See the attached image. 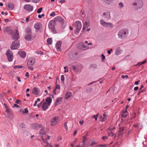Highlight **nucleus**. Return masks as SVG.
Returning a JSON list of instances; mask_svg holds the SVG:
<instances>
[{
    "label": "nucleus",
    "mask_w": 147,
    "mask_h": 147,
    "mask_svg": "<svg viewBox=\"0 0 147 147\" xmlns=\"http://www.w3.org/2000/svg\"><path fill=\"white\" fill-rule=\"evenodd\" d=\"M129 30L127 28L121 29L119 31L118 36L119 38L122 39L126 37L128 35Z\"/></svg>",
    "instance_id": "f257e3e1"
},
{
    "label": "nucleus",
    "mask_w": 147,
    "mask_h": 147,
    "mask_svg": "<svg viewBox=\"0 0 147 147\" xmlns=\"http://www.w3.org/2000/svg\"><path fill=\"white\" fill-rule=\"evenodd\" d=\"M36 36V34L31 32L30 29H28V42L30 43H33Z\"/></svg>",
    "instance_id": "f03ea898"
},
{
    "label": "nucleus",
    "mask_w": 147,
    "mask_h": 147,
    "mask_svg": "<svg viewBox=\"0 0 147 147\" xmlns=\"http://www.w3.org/2000/svg\"><path fill=\"white\" fill-rule=\"evenodd\" d=\"M143 5V2L141 0H136L133 3L134 7L137 9L141 8Z\"/></svg>",
    "instance_id": "7ed1b4c3"
},
{
    "label": "nucleus",
    "mask_w": 147,
    "mask_h": 147,
    "mask_svg": "<svg viewBox=\"0 0 147 147\" xmlns=\"http://www.w3.org/2000/svg\"><path fill=\"white\" fill-rule=\"evenodd\" d=\"M100 22L102 25L105 27H110V28H112L113 27V25L112 23L106 22L103 20H101Z\"/></svg>",
    "instance_id": "20e7f679"
},
{
    "label": "nucleus",
    "mask_w": 147,
    "mask_h": 147,
    "mask_svg": "<svg viewBox=\"0 0 147 147\" xmlns=\"http://www.w3.org/2000/svg\"><path fill=\"white\" fill-rule=\"evenodd\" d=\"M6 53L8 61L10 62L11 61L13 58V56L11 51L10 49L8 50Z\"/></svg>",
    "instance_id": "39448f33"
},
{
    "label": "nucleus",
    "mask_w": 147,
    "mask_h": 147,
    "mask_svg": "<svg viewBox=\"0 0 147 147\" xmlns=\"http://www.w3.org/2000/svg\"><path fill=\"white\" fill-rule=\"evenodd\" d=\"M19 32L18 30H16L14 31H13L12 34H11L12 38L13 40H17L19 38Z\"/></svg>",
    "instance_id": "423d86ee"
},
{
    "label": "nucleus",
    "mask_w": 147,
    "mask_h": 147,
    "mask_svg": "<svg viewBox=\"0 0 147 147\" xmlns=\"http://www.w3.org/2000/svg\"><path fill=\"white\" fill-rule=\"evenodd\" d=\"M55 22L54 20H51L50 21L49 24V27L51 30L52 31L55 33L56 31L55 30Z\"/></svg>",
    "instance_id": "0eeeda50"
},
{
    "label": "nucleus",
    "mask_w": 147,
    "mask_h": 147,
    "mask_svg": "<svg viewBox=\"0 0 147 147\" xmlns=\"http://www.w3.org/2000/svg\"><path fill=\"white\" fill-rule=\"evenodd\" d=\"M102 16L106 20H109L111 18L110 12L108 11H106L102 13Z\"/></svg>",
    "instance_id": "6e6552de"
},
{
    "label": "nucleus",
    "mask_w": 147,
    "mask_h": 147,
    "mask_svg": "<svg viewBox=\"0 0 147 147\" xmlns=\"http://www.w3.org/2000/svg\"><path fill=\"white\" fill-rule=\"evenodd\" d=\"M19 46V43L18 41H14L11 46L10 48L12 50L16 49L18 48Z\"/></svg>",
    "instance_id": "1a4fd4ad"
},
{
    "label": "nucleus",
    "mask_w": 147,
    "mask_h": 147,
    "mask_svg": "<svg viewBox=\"0 0 147 147\" xmlns=\"http://www.w3.org/2000/svg\"><path fill=\"white\" fill-rule=\"evenodd\" d=\"M90 26V21L89 20H86L83 22V31L86 32L85 30L86 29L88 28Z\"/></svg>",
    "instance_id": "9d476101"
},
{
    "label": "nucleus",
    "mask_w": 147,
    "mask_h": 147,
    "mask_svg": "<svg viewBox=\"0 0 147 147\" xmlns=\"http://www.w3.org/2000/svg\"><path fill=\"white\" fill-rule=\"evenodd\" d=\"M59 121L58 117L55 116L52 118L50 121V125H56Z\"/></svg>",
    "instance_id": "9b49d317"
},
{
    "label": "nucleus",
    "mask_w": 147,
    "mask_h": 147,
    "mask_svg": "<svg viewBox=\"0 0 147 147\" xmlns=\"http://www.w3.org/2000/svg\"><path fill=\"white\" fill-rule=\"evenodd\" d=\"M75 27L78 30H80L82 28V25L81 22L79 21H76L74 24Z\"/></svg>",
    "instance_id": "f8f14e48"
},
{
    "label": "nucleus",
    "mask_w": 147,
    "mask_h": 147,
    "mask_svg": "<svg viewBox=\"0 0 147 147\" xmlns=\"http://www.w3.org/2000/svg\"><path fill=\"white\" fill-rule=\"evenodd\" d=\"M71 68L74 71L77 73L80 72L81 70V69L77 66H74L72 65L71 67Z\"/></svg>",
    "instance_id": "ddd939ff"
},
{
    "label": "nucleus",
    "mask_w": 147,
    "mask_h": 147,
    "mask_svg": "<svg viewBox=\"0 0 147 147\" xmlns=\"http://www.w3.org/2000/svg\"><path fill=\"white\" fill-rule=\"evenodd\" d=\"M108 116L105 113L102 115H101L99 118L101 122H103L105 121Z\"/></svg>",
    "instance_id": "4468645a"
},
{
    "label": "nucleus",
    "mask_w": 147,
    "mask_h": 147,
    "mask_svg": "<svg viewBox=\"0 0 147 147\" xmlns=\"http://www.w3.org/2000/svg\"><path fill=\"white\" fill-rule=\"evenodd\" d=\"M49 106L50 105H48L47 103L46 102H44L42 103V108L43 111H45L48 108Z\"/></svg>",
    "instance_id": "2eb2a0df"
},
{
    "label": "nucleus",
    "mask_w": 147,
    "mask_h": 147,
    "mask_svg": "<svg viewBox=\"0 0 147 147\" xmlns=\"http://www.w3.org/2000/svg\"><path fill=\"white\" fill-rule=\"evenodd\" d=\"M35 60L34 58L33 57H30L28 60V64L29 65H32L35 62Z\"/></svg>",
    "instance_id": "dca6fc26"
},
{
    "label": "nucleus",
    "mask_w": 147,
    "mask_h": 147,
    "mask_svg": "<svg viewBox=\"0 0 147 147\" xmlns=\"http://www.w3.org/2000/svg\"><path fill=\"white\" fill-rule=\"evenodd\" d=\"M62 97H60L57 98L55 102V106L60 104L62 102Z\"/></svg>",
    "instance_id": "f3484780"
},
{
    "label": "nucleus",
    "mask_w": 147,
    "mask_h": 147,
    "mask_svg": "<svg viewBox=\"0 0 147 147\" xmlns=\"http://www.w3.org/2000/svg\"><path fill=\"white\" fill-rule=\"evenodd\" d=\"M61 42L60 41L57 42L56 45V47L58 51H61Z\"/></svg>",
    "instance_id": "a211bd4d"
},
{
    "label": "nucleus",
    "mask_w": 147,
    "mask_h": 147,
    "mask_svg": "<svg viewBox=\"0 0 147 147\" xmlns=\"http://www.w3.org/2000/svg\"><path fill=\"white\" fill-rule=\"evenodd\" d=\"M42 27L41 24L39 22L36 23L34 26V28L36 30H39Z\"/></svg>",
    "instance_id": "6ab92c4d"
},
{
    "label": "nucleus",
    "mask_w": 147,
    "mask_h": 147,
    "mask_svg": "<svg viewBox=\"0 0 147 147\" xmlns=\"http://www.w3.org/2000/svg\"><path fill=\"white\" fill-rule=\"evenodd\" d=\"M3 31L5 32H8L9 34H11L13 32V31L10 29L8 27H6L4 29Z\"/></svg>",
    "instance_id": "aec40b11"
},
{
    "label": "nucleus",
    "mask_w": 147,
    "mask_h": 147,
    "mask_svg": "<svg viewBox=\"0 0 147 147\" xmlns=\"http://www.w3.org/2000/svg\"><path fill=\"white\" fill-rule=\"evenodd\" d=\"M39 90L38 88L35 87L33 88V93L35 95H39Z\"/></svg>",
    "instance_id": "412c9836"
},
{
    "label": "nucleus",
    "mask_w": 147,
    "mask_h": 147,
    "mask_svg": "<svg viewBox=\"0 0 147 147\" xmlns=\"http://www.w3.org/2000/svg\"><path fill=\"white\" fill-rule=\"evenodd\" d=\"M52 99L50 97H47L45 99V102L47 103L48 105H50V104L52 102Z\"/></svg>",
    "instance_id": "4be33fe9"
},
{
    "label": "nucleus",
    "mask_w": 147,
    "mask_h": 147,
    "mask_svg": "<svg viewBox=\"0 0 147 147\" xmlns=\"http://www.w3.org/2000/svg\"><path fill=\"white\" fill-rule=\"evenodd\" d=\"M18 54L22 58H24L26 55L25 52L24 51H20L18 52Z\"/></svg>",
    "instance_id": "5701e85b"
},
{
    "label": "nucleus",
    "mask_w": 147,
    "mask_h": 147,
    "mask_svg": "<svg viewBox=\"0 0 147 147\" xmlns=\"http://www.w3.org/2000/svg\"><path fill=\"white\" fill-rule=\"evenodd\" d=\"M72 94L71 92L69 91H67L65 94V98L68 99L71 96Z\"/></svg>",
    "instance_id": "b1692460"
},
{
    "label": "nucleus",
    "mask_w": 147,
    "mask_h": 147,
    "mask_svg": "<svg viewBox=\"0 0 147 147\" xmlns=\"http://www.w3.org/2000/svg\"><path fill=\"white\" fill-rule=\"evenodd\" d=\"M42 140L46 144V147H51V146L50 144H49L48 141H45L44 138L43 137L42 138Z\"/></svg>",
    "instance_id": "393cba45"
},
{
    "label": "nucleus",
    "mask_w": 147,
    "mask_h": 147,
    "mask_svg": "<svg viewBox=\"0 0 147 147\" xmlns=\"http://www.w3.org/2000/svg\"><path fill=\"white\" fill-rule=\"evenodd\" d=\"M7 6L9 10H12L14 7V5L12 3H8Z\"/></svg>",
    "instance_id": "a878e982"
},
{
    "label": "nucleus",
    "mask_w": 147,
    "mask_h": 147,
    "mask_svg": "<svg viewBox=\"0 0 147 147\" xmlns=\"http://www.w3.org/2000/svg\"><path fill=\"white\" fill-rule=\"evenodd\" d=\"M107 133L109 136H112L114 135V133L109 129L107 130Z\"/></svg>",
    "instance_id": "bb28decb"
},
{
    "label": "nucleus",
    "mask_w": 147,
    "mask_h": 147,
    "mask_svg": "<svg viewBox=\"0 0 147 147\" xmlns=\"http://www.w3.org/2000/svg\"><path fill=\"white\" fill-rule=\"evenodd\" d=\"M60 86L59 85H57L56 86L55 89L53 91V92L54 94H56V93L55 92V91L56 90L58 89L59 90H60Z\"/></svg>",
    "instance_id": "cd10ccee"
},
{
    "label": "nucleus",
    "mask_w": 147,
    "mask_h": 147,
    "mask_svg": "<svg viewBox=\"0 0 147 147\" xmlns=\"http://www.w3.org/2000/svg\"><path fill=\"white\" fill-rule=\"evenodd\" d=\"M104 1L106 3L110 4L113 2L114 0H104Z\"/></svg>",
    "instance_id": "c85d7f7f"
},
{
    "label": "nucleus",
    "mask_w": 147,
    "mask_h": 147,
    "mask_svg": "<svg viewBox=\"0 0 147 147\" xmlns=\"http://www.w3.org/2000/svg\"><path fill=\"white\" fill-rule=\"evenodd\" d=\"M47 42L48 45H51L52 42V39L51 38H48L47 39Z\"/></svg>",
    "instance_id": "c756f323"
},
{
    "label": "nucleus",
    "mask_w": 147,
    "mask_h": 147,
    "mask_svg": "<svg viewBox=\"0 0 147 147\" xmlns=\"http://www.w3.org/2000/svg\"><path fill=\"white\" fill-rule=\"evenodd\" d=\"M9 107H7V108H5L6 111L7 113H8L9 114H10V117L11 118L12 117V114L10 112V111L9 109Z\"/></svg>",
    "instance_id": "7c9ffc66"
},
{
    "label": "nucleus",
    "mask_w": 147,
    "mask_h": 147,
    "mask_svg": "<svg viewBox=\"0 0 147 147\" xmlns=\"http://www.w3.org/2000/svg\"><path fill=\"white\" fill-rule=\"evenodd\" d=\"M20 128L21 130L23 131L26 128L25 125L24 123L21 124L20 125Z\"/></svg>",
    "instance_id": "2f4dec72"
},
{
    "label": "nucleus",
    "mask_w": 147,
    "mask_h": 147,
    "mask_svg": "<svg viewBox=\"0 0 147 147\" xmlns=\"http://www.w3.org/2000/svg\"><path fill=\"white\" fill-rule=\"evenodd\" d=\"M33 7L28 4V11H31L33 10Z\"/></svg>",
    "instance_id": "473e14b6"
},
{
    "label": "nucleus",
    "mask_w": 147,
    "mask_h": 147,
    "mask_svg": "<svg viewBox=\"0 0 147 147\" xmlns=\"http://www.w3.org/2000/svg\"><path fill=\"white\" fill-rule=\"evenodd\" d=\"M25 111H24L23 110H22L21 109L20 110V112H21L23 114H24L25 113H28V110H27V108H26L24 109Z\"/></svg>",
    "instance_id": "72a5a7b5"
},
{
    "label": "nucleus",
    "mask_w": 147,
    "mask_h": 147,
    "mask_svg": "<svg viewBox=\"0 0 147 147\" xmlns=\"http://www.w3.org/2000/svg\"><path fill=\"white\" fill-rule=\"evenodd\" d=\"M89 48V47L85 46L84 45L82 44V49L83 50H87Z\"/></svg>",
    "instance_id": "f704fd0d"
},
{
    "label": "nucleus",
    "mask_w": 147,
    "mask_h": 147,
    "mask_svg": "<svg viewBox=\"0 0 147 147\" xmlns=\"http://www.w3.org/2000/svg\"><path fill=\"white\" fill-rule=\"evenodd\" d=\"M127 112V110L123 112V114L122 115V116L124 117H127V115L125 114Z\"/></svg>",
    "instance_id": "c9c22d12"
},
{
    "label": "nucleus",
    "mask_w": 147,
    "mask_h": 147,
    "mask_svg": "<svg viewBox=\"0 0 147 147\" xmlns=\"http://www.w3.org/2000/svg\"><path fill=\"white\" fill-rule=\"evenodd\" d=\"M36 53L37 54L43 55V52L41 51H36Z\"/></svg>",
    "instance_id": "e433bc0d"
},
{
    "label": "nucleus",
    "mask_w": 147,
    "mask_h": 147,
    "mask_svg": "<svg viewBox=\"0 0 147 147\" xmlns=\"http://www.w3.org/2000/svg\"><path fill=\"white\" fill-rule=\"evenodd\" d=\"M121 77L123 79H124L125 78L127 79V78H128L129 76L127 75H123L121 76Z\"/></svg>",
    "instance_id": "4c0bfd02"
},
{
    "label": "nucleus",
    "mask_w": 147,
    "mask_h": 147,
    "mask_svg": "<svg viewBox=\"0 0 147 147\" xmlns=\"http://www.w3.org/2000/svg\"><path fill=\"white\" fill-rule=\"evenodd\" d=\"M42 10V7H40V8H39L37 10V13H40L41 12Z\"/></svg>",
    "instance_id": "58836bf2"
},
{
    "label": "nucleus",
    "mask_w": 147,
    "mask_h": 147,
    "mask_svg": "<svg viewBox=\"0 0 147 147\" xmlns=\"http://www.w3.org/2000/svg\"><path fill=\"white\" fill-rule=\"evenodd\" d=\"M22 67V66H15L14 67V68L15 69H16L17 68H18L19 69L21 68Z\"/></svg>",
    "instance_id": "ea45409f"
},
{
    "label": "nucleus",
    "mask_w": 147,
    "mask_h": 147,
    "mask_svg": "<svg viewBox=\"0 0 147 147\" xmlns=\"http://www.w3.org/2000/svg\"><path fill=\"white\" fill-rule=\"evenodd\" d=\"M65 80L64 76L63 75H62L61 76V80L63 83Z\"/></svg>",
    "instance_id": "a19ab883"
},
{
    "label": "nucleus",
    "mask_w": 147,
    "mask_h": 147,
    "mask_svg": "<svg viewBox=\"0 0 147 147\" xmlns=\"http://www.w3.org/2000/svg\"><path fill=\"white\" fill-rule=\"evenodd\" d=\"M64 69H65L64 72L65 73L67 72H68V69L67 66H65L64 67Z\"/></svg>",
    "instance_id": "79ce46f5"
},
{
    "label": "nucleus",
    "mask_w": 147,
    "mask_h": 147,
    "mask_svg": "<svg viewBox=\"0 0 147 147\" xmlns=\"http://www.w3.org/2000/svg\"><path fill=\"white\" fill-rule=\"evenodd\" d=\"M45 133V129H41L40 131V134H44Z\"/></svg>",
    "instance_id": "37998d69"
},
{
    "label": "nucleus",
    "mask_w": 147,
    "mask_h": 147,
    "mask_svg": "<svg viewBox=\"0 0 147 147\" xmlns=\"http://www.w3.org/2000/svg\"><path fill=\"white\" fill-rule=\"evenodd\" d=\"M119 5L120 8H121L123 7V4L122 2H120L119 3Z\"/></svg>",
    "instance_id": "c03bdc74"
},
{
    "label": "nucleus",
    "mask_w": 147,
    "mask_h": 147,
    "mask_svg": "<svg viewBox=\"0 0 147 147\" xmlns=\"http://www.w3.org/2000/svg\"><path fill=\"white\" fill-rule=\"evenodd\" d=\"M21 101L19 100H16L15 103L17 104H21Z\"/></svg>",
    "instance_id": "a18cd8bd"
},
{
    "label": "nucleus",
    "mask_w": 147,
    "mask_h": 147,
    "mask_svg": "<svg viewBox=\"0 0 147 147\" xmlns=\"http://www.w3.org/2000/svg\"><path fill=\"white\" fill-rule=\"evenodd\" d=\"M67 122H66L64 124V128L66 130H67L68 129H67Z\"/></svg>",
    "instance_id": "49530a36"
},
{
    "label": "nucleus",
    "mask_w": 147,
    "mask_h": 147,
    "mask_svg": "<svg viewBox=\"0 0 147 147\" xmlns=\"http://www.w3.org/2000/svg\"><path fill=\"white\" fill-rule=\"evenodd\" d=\"M97 146L100 147H106V145L104 144H101Z\"/></svg>",
    "instance_id": "de8ad7c7"
},
{
    "label": "nucleus",
    "mask_w": 147,
    "mask_h": 147,
    "mask_svg": "<svg viewBox=\"0 0 147 147\" xmlns=\"http://www.w3.org/2000/svg\"><path fill=\"white\" fill-rule=\"evenodd\" d=\"M45 14H42L41 15H39L38 16V17L39 18H41L42 17L44 16Z\"/></svg>",
    "instance_id": "09e8293b"
},
{
    "label": "nucleus",
    "mask_w": 147,
    "mask_h": 147,
    "mask_svg": "<svg viewBox=\"0 0 147 147\" xmlns=\"http://www.w3.org/2000/svg\"><path fill=\"white\" fill-rule=\"evenodd\" d=\"M83 144H84V143L85 142V140L86 139V137L85 136H84L83 137Z\"/></svg>",
    "instance_id": "8fccbe9b"
},
{
    "label": "nucleus",
    "mask_w": 147,
    "mask_h": 147,
    "mask_svg": "<svg viewBox=\"0 0 147 147\" xmlns=\"http://www.w3.org/2000/svg\"><path fill=\"white\" fill-rule=\"evenodd\" d=\"M101 56L102 57V61H104V59L105 58V57L103 54H102L101 55Z\"/></svg>",
    "instance_id": "3c124183"
},
{
    "label": "nucleus",
    "mask_w": 147,
    "mask_h": 147,
    "mask_svg": "<svg viewBox=\"0 0 147 147\" xmlns=\"http://www.w3.org/2000/svg\"><path fill=\"white\" fill-rule=\"evenodd\" d=\"M33 2L35 3H38L40 0H31Z\"/></svg>",
    "instance_id": "603ef678"
},
{
    "label": "nucleus",
    "mask_w": 147,
    "mask_h": 147,
    "mask_svg": "<svg viewBox=\"0 0 147 147\" xmlns=\"http://www.w3.org/2000/svg\"><path fill=\"white\" fill-rule=\"evenodd\" d=\"M55 13L54 12H53L50 14V16H55Z\"/></svg>",
    "instance_id": "864d4df0"
},
{
    "label": "nucleus",
    "mask_w": 147,
    "mask_h": 147,
    "mask_svg": "<svg viewBox=\"0 0 147 147\" xmlns=\"http://www.w3.org/2000/svg\"><path fill=\"white\" fill-rule=\"evenodd\" d=\"M98 115V114H97L96 115H94L93 116V117L95 119L96 121L97 120V117Z\"/></svg>",
    "instance_id": "5fc2aeb1"
},
{
    "label": "nucleus",
    "mask_w": 147,
    "mask_h": 147,
    "mask_svg": "<svg viewBox=\"0 0 147 147\" xmlns=\"http://www.w3.org/2000/svg\"><path fill=\"white\" fill-rule=\"evenodd\" d=\"M28 69L30 70L31 71H33L34 70V68L33 67H28Z\"/></svg>",
    "instance_id": "6e6d98bb"
},
{
    "label": "nucleus",
    "mask_w": 147,
    "mask_h": 147,
    "mask_svg": "<svg viewBox=\"0 0 147 147\" xmlns=\"http://www.w3.org/2000/svg\"><path fill=\"white\" fill-rule=\"evenodd\" d=\"M13 107L16 108H18L20 107V106L18 105L17 104H14V106Z\"/></svg>",
    "instance_id": "4d7b16f0"
},
{
    "label": "nucleus",
    "mask_w": 147,
    "mask_h": 147,
    "mask_svg": "<svg viewBox=\"0 0 147 147\" xmlns=\"http://www.w3.org/2000/svg\"><path fill=\"white\" fill-rule=\"evenodd\" d=\"M59 19V21L62 22L63 20V19L61 17H58V18Z\"/></svg>",
    "instance_id": "13d9d810"
},
{
    "label": "nucleus",
    "mask_w": 147,
    "mask_h": 147,
    "mask_svg": "<svg viewBox=\"0 0 147 147\" xmlns=\"http://www.w3.org/2000/svg\"><path fill=\"white\" fill-rule=\"evenodd\" d=\"M115 128V126L113 127H110L109 128V129L111 130H112Z\"/></svg>",
    "instance_id": "bf43d9fd"
},
{
    "label": "nucleus",
    "mask_w": 147,
    "mask_h": 147,
    "mask_svg": "<svg viewBox=\"0 0 147 147\" xmlns=\"http://www.w3.org/2000/svg\"><path fill=\"white\" fill-rule=\"evenodd\" d=\"M24 8L26 9V10H28V5H25L24 7Z\"/></svg>",
    "instance_id": "052dcab7"
},
{
    "label": "nucleus",
    "mask_w": 147,
    "mask_h": 147,
    "mask_svg": "<svg viewBox=\"0 0 147 147\" xmlns=\"http://www.w3.org/2000/svg\"><path fill=\"white\" fill-rule=\"evenodd\" d=\"M80 30H78L77 29V30L75 31V33L77 34H78Z\"/></svg>",
    "instance_id": "680f3d73"
},
{
    "label": "nucleus",
    "mask_w": 147,
    "mask_h": 147,
    "mask_svg": "<svg viewBox=\"0 0 147 147\" xmlns=\"http://www.w3.org/2000/svg\"><path fill=\"white\" fill-rule=\"evenodd\" d=\"M108 137L107 136H103L102 137V139L103 140H105L107 139Z\"/></svg>",
    "instance_id": "e2e57ef3"
},
{
    "label": "nucleus",
    "mask_w": 147,
    "mask_h": 147,
    "mask_svg": "<svg viewBox=\"0 0 147 147\" xmlns=\"http://www.w3.org/2000/svg\"><path fill=\"white\" fill-rule=\"evenodd\" d=\"M140 81H138L136 82L135 83V84L136 85H137L140 82Z\"/></svg>",
    "instance_id": "0e129e2a"
},
{
    "label": "nucleus",
    "mask_w": 147,
    "mask_h": 147,
    "mask_svg": "<svg viewBox=\"0 0 147 147\" xmlns=\"http://www.w3.org/2000/svg\"><path fill=\"white\" fill-rule=\"evenodd\" d=\"M138 88H139L138 87H136L134 88V90L135 91H136L138 89Z\"/></svg>",
    "instance_id": "69168bd1"
},
{
    "label": "nucleus",
    "mask_w": 147,
    "mask_h": 147,
    "mask_svg": "<svg viewBox=\"0 0 147 147\" xmlns=\"http://www.w3.org/2000/svg\"><path fill=\"white\" fill-rule=\"evenodd\" d=\"M84 123V121L83 120H80V121H79V123L80 124H81L82 125L83 124V123Z\"/></svg>",
    "instance_id": "338daca9"
},
{
    "label": "nucleus",
    "mask_w": 147,
    "mask_h": 147,
    "mask_svg": "<svg viewBox=\"0 0 147 147\" xmlns=\"http://www.w3.org/2000/svg\"><path fill=\"white\" fill-rule=\"evenodd\" d=\"M17 79H18V80L19 82H21V80H20V78L19 77H17Z\"/></svg>",
    "instance_id": "774afa93"
}]
</instances>
